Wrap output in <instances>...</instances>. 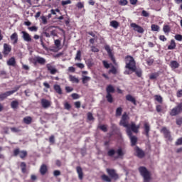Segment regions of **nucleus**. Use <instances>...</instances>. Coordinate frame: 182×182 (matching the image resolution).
<instances>
[{"label": "nucleus", "instance_id": "obj_59", "mask_svg": "<svg viewBox=\"0 0 182 182\" xmlns=\"http://www.w3.org/2000/svg\"><path fill=\"white\" fill-rule=\"evenodd\" d=\"M53 176H54V177H58V176H60V171L55 170L53 171Z\"/></svg>", "mask_w": 182, "mask_h": 182}, {"label": "nucleus", "instance_id": "obj_64", "mask_svg": "<svg viewBox=\"0 0 182 182\" xmlns=\"http://www.w3.org/2000/svg\"><path fill=\"white\" fill-rule=\"evenodd\" d=\"M177 97H182V90H178L176 92Z\"/></svg>", "mask_w": 182, "mask_h": 182}, {"label": "nucleus", "instance_id": "obj_19", "mask_svg": "<svg viewBox=\"0 0 182 182\" xmlns=\"http://www.w3.org/2000/svg\"><path fill=\"white\" fill-rule=\"evenodd\" d=\"M41 105L43 109H48V107H50V102L46 99H42Z\"/></svg>", "mask_w": 182, "mask_h": 182}, {"label": "nucleus", "instance_id": "obj_32", "mask_svg": "<svg viewBox=\"0 0 182 182\" xmlns=\"http://www.w3.org/2000/svg\"><path fill=\"white\" fill-rule=\"evenodd\" d=\"M168 50H173L176 49V41L174 40L171 41V44L168 46Z\"/></svg>", "mask_w": 182, "mask_h": 182}, {"label": "nucleus", "instance_id": "obj_51", "mask_svg": "<svg viewBox=\"0 0 182 182\" xmlns=\"http://www.w3.org/2000/svg\"><path fill=\"white\" fill-rule=\"evenodd\" d=\"M11 131L13 133H19V132H21V129H19V128H16V127H11Z\"/></svg>", "mask_w": 182, "mask_h": 182}, {"label": "nucleus", "instance_id": "obj_44", "mask_svg": "<svg viewBox=\"0 0 182 182\" xmlns=\"http://www.w3.org/2000/svg\"><path fill=\"white\" fill-rule=\"evenodd\" d=\"M19 156L21 159H25V157L28 156V152H26V151H20Z\"/></svg>", "mask_w": 182, "mask_h": 182}, {"label": "nucleus", "instance_id": "obj_62", "mask_svg": "<svg viewBox=\"0 0 182 182\" xmlns=\"http://www.w3.org/2000/svg\"><path fill=\"white\" fill-rule=\"evenodd\" d=\"M182 145V137L177 139L176 142V146H181Z\"/></svg>", "mask_w": 182, "mask_h": 182}, {"label": "nucleus", "instance_id": "obj_46", "mask_svg": "<svg viewBox=\"0 0 182 182\" xmlns=\"http://www.w3.org/2000/svg\"><path fill=\"white\" fill-rule=\"evenodd\" d=\"M72 4V1H70V0H63L62 1H61V5L63 6H65V5H69V4Z\"/></svg>", "mask_w": 182, "mask_h": 182}, {"label": "nucleus", "instance_id": "obj_5", "mask_svg": "<svg viewBox=\"0 0 182 182\" xmlns=\"http://www.w3.org/2000/svg\"><path fill=\"white\" fill-rule=\"evenodd\" d=\"M18 90H19V87H15L13 90L6 91V92L0 94V102L5 100L8 96L14 95V93H16V92H18Z\"/></svg>", "mask_w": 182, "mask_h": 182}, {"label": "nucleus", "instance_id": "obj_40", "mask_svg": "<svg viewBox=\"0 0 182 182\" xmlns=\"http://www.w3.org/2000/svg\"><path fill=\"white\" fill-rule=\"evenodd\" d=\"M20 167L21 168L22 173H26V164L25 162H21Z\"/></svg>", "mask_w": 182, "mask_h": 182}, {"label": "nucleus", "instance_id": "obj_27", "mask_svg": "<svg viewBox=\"0 0 182 182\" xmlns=\"http://www.w3.org/2000/svg\"><path fill=\"white\" fill-rule=\"evenodd\" d=\"M107 94L111 95V93H114V87H113V85H107L106 88Z\"/></svg>", "mask_w": 182, "mask_h": 182}, {"label": "nucleus", "instance_id": "obj_2", "mask_svg": "<svg viewBox=\"0 0 182 182\" xmlns=\"http://www.w3.org/2000/svg\"><path fill=\"white\" fill-rule=\"evenodd\" d=\"M138 170L140 175L144 178V182H150V180H151V174L150 171L147 170V168H146V166H140Z\"/></svg>", "mask_w": 182, "mask_h": 182}, {"label": "nucleus", "instance_id": "obj_33", "mask_svg": "<svg viewBox=\"0 0 182 182\" xmlns=\"http://www.w3.org/2000/svg\"><path fill=\"white\" fill-rule=\"evenodd\" d=\"M91 79L92 78L90 77H88L86 75H82V80L83 85H86V83H87V82H90Z\"/></svg>", "mask_w": 182, "mask_h": 182}, {"label": "nucleus", "instance_id": "obj_29", "mask_svg": "<svg viewBox=\"0 0 182 182\" xmlns=\"http://www.w3.org/2000/svg\"><path fill=\"white\" fill-rule=\"evenodd\" d=\"M126 100H128V102L133 103V105H136V99H134V97H133V96L131 95H127L126 96Z\"/></svg>", "mask_w": 182, "mask_h": 182}, {"label": "nucleus", "instance_id": "obj_42", "mask_svg": "<svg viewBox=\"0 0 182 182\" xmlns=\"http://www.w3.org/2000/svg\"><path fill=\"white\" fill-rule=\"evenodd\" d=\"M163 31H164V33H168L171 31L170 26H168V25L164 26Z\"/></svg>", "mask_w": 182, "mask_h": 182}, {"label": "nucleus", "instance_id": "obj_13", "mask_svg": "<svg viewBox=\"0 0 182 182\" xmlns=\"http://www.w3.org/2000/svg\"><path fill=\"white\" fill-rule=\"evenodd\" d=\"M47 70L50 72V75H56L58 73V69L55 65H52L50 63L46 64Z\"/></svg>", "mask_w": 182, "mask_h": 182}, {"label": "nucleus", "instance_id": "obj_1", "mask_svg": "<svg viewBox=\"0 0 182 182\" xmlns=\"http://www.w3.org/2000/svg\"><path fill=\"white\" fill-rule=\"evenodd\" d=\"M125 62V69H128V70H125L124 72V75H132V70H135L136 68V60L132 55H127L124 58Z\"/></svg>", "mask_w": 182, "mask_h": 182}, {"label": "nucleus", "instance_id": "obj_9", "mask_svg": "<svg viewBox=\"0 0 182 182\" xmlns=\"http://www.w3.org/2000/svg\"><path fill=\"white\" fill-rule=\"evenodd\" d=\"M127 134L131 140V146H136V144H137V137L133 136V133L130 129H127Z\"/></svg>", "mask_w": 182, "mask_h": 182}, {"label": "nucleus", "instance_id": "obj_58", "mask_svg": "<svg viewBox=\"0 0 182 182\" xmlns=\"http://www.w3.org/2000/svg\"><path fill=\"white\" fill-rule=\"evenodd\" d=\"M41 18L43 25H46V23H48V18H46V17L45 16H43Z\"/></svg>", "mask_w": 182, "mask_h": 182}, {"label": "nucleus", "instance_id": "obj_4", "mask_svg": "<svg viewBox=\"0 0 182 182\" xmlns=\"http://www.w3.org/2000/svg\"><path fill=\"white\" fill-rule=\"evenodd\" d=\"M129 120H130V117H129L127 112H124L119 122V126L126 127L127 130H128V129H130L129 125Z\"/></svg>", "mask_w": 182, "mask_h": 182}, {"label": "nucleus", "instance_id": "obj_36", "mask_svg": "<svg viewBox=\"0 0 182 182\" xmlns=\"http://www.w3.org/2000/svg\"><path fill=\"white\" fill-rule=\"evenodd\" d=\"M110 26H112L114 29H117V28H119V22H117V21H112L110 22Z\"/></svg>", "mask_w": 182, "mask_h": 182}, {"label": "nucleus", "instance_id": "obj_11", "mask_svg": "<svg viewBox=\"0 0 182 182\" xmlns=\"http://www.w3.org/2000/svg\"><path fill=\"white\" fill-rule=\"evenodd\" d=\"M161 132L164 134L165 139H166L168 141H171L173 140V138L171 137V133L168 129H167V128L163 127Z\"/></svg>", "mask_w": 182, "mask_h": 182}, {"label": "nucleus", "instance_id": "obj_22", "mask_svg": "<svg viewBox=\"0 0 182 182\" xmlns=\"http://www.w3.org/2000/svg\"><path fill=\"white\" fill-rule=\"evenodd\" d=\"M169 66H171V69H177L180 68V63L176 60L171 61Z\"/></svg>", "mask_w": 182, "mask_h": 182}, {"label": "nucleus", "instance_id": "obj_45", "mask_svg": "<svg viewBox=\"0 0 182 182\" xmlns=\"http://www.w3.org/2000/svg\"><path fill=\"white\" fill-rule=\"evenodd\" d=\"M141 16H144V18H149L150 16V14L147 12L146 10H143L141 11Z\"/></svg>", "mask_w": 182, "mask_h": 182}, {"label": "nucleus", "instance_id": "obj_15", "mask_svg": "<svg viewBox=\"0 0 182 182\" xmlns=\"http://www.w3.org/2000/svg\"><path fill=\"white\" fill-rule=\"evenodd\" d=\"M11 50H12V48L11 47V46L6 43H4V51H3L4 56H8V55H9V53H11Z\"/></svg>", "mask_w": 182, "mask_h": 182}, {"label": "nucleus", "instance_id": "obj_53", "mask_svg": "<svg viewBox=\"0 0 182 182\" xmlns=\"http://www.w3.org/2000/svg\"><path fill=\"white\" fill-rule=\"evenodd\" d=\"M28 29L31 31V32H37L38 31V27H36L35 26L28 27Z\"/></svg>", "mask_w": 182, "mask_h": 182}, {"label": "nucleus", "instance_id": "obj_20", "mask_svg": "<svg viewBox=\"0 0 182 182\" xmlns=\"http://www.w3.org/2000/svg\"><path fill=\"white\" fill-rule=\"evenodd\" d=\"M46 173H48V166H46V164H43L40 167V173L41 174V176H45Z\"/></svg>", "mask_w": 182, "mask_h": 182}, {"label": "nucleus", "instance_id": "obj_31", "mask_svg": "<svg viewBox=\"0 0 182 182\" xmlns=\"http://www.w3.org/2000/svg\"><path fill=\"white\" fill-rule=\"evenodd\" d=\"M18 106H19V102L16 100L12 101L11 102V109H18Z\"/></svg>", "mask_w": 182, "mask_h": 182}, {"label": "nucleus", "instance_id": "obj_12", "mask_svg": "<svg viewBox=\"0 0 182 182\" xmlns=\"http://www.w3.org/2000/svg\"><path fill=\"white\" fill-rule=\"evenodd\" d=\"M130 26H131V28H133L135 32H138V33H144V28L137 25L136 23H132Z\"/></svg>", "mask_w": 182, "mask_h": 182}, {"label": "nucleus", "instance_id": "obj_8", "mask_svg": "<svg viewBox=\"0 0 182 182\" xmlns=\"http://www.w3.org/2000/svg\"><path fill=\"white\" fill-rule=\"evenodd\" d=\"M32 63H33V65H38V63L39 65H43L46 63V59L39 55H37L33 58Z\"/></svg>", "mask_w": 182, "mask_h": 182}, {"label": "nucleus", "instance_id": "obj_30", "mask_svg": "<svg viewBox=\"0 0 182 182\" xmlns=\"http://www.w3.org/2000/svg\"><path fill=\"white\" fill-rule=\"evenodd\" d=\"M23 122L25 123V124H31V123H32V118L29 116H27L23 118Z\"/></svg>", "mask_w": 182, "mask_h": 182}, {"label": "nucleus", "instance_id": "obj_26", "mask_svg": "<svg viewBox=\"0 0 182 182\" xmlns=\"http://www.w3.org/2000/svg\"><path fill=\"white\" fill-rule=\"evenodd\" d=\"M144 127L145 135L146 136V137H149V133L150 132V124H149V123H145L144 124Z\"/></svg>", "mask_w": 182, "mask_h": 182}, {"label": "nucleus", "instance_id": "obj_7", "mask_svg": "<svg viewBox=\"0 0 182 182\" xmlns=\"http://www.w3.org/2000/svg\"><path fill=\"white\" fill-rule=\"evenodd\" d=\"M105 49L107 51L109 58H110L112 63H114V65H117V63H116V58H114V55H113V53L112 52V49L110 48V46L105 45Z\"/></svg>", "mask_w": 182, "mask_h": 182}, {"label": "nucleus", "instance_id": "obj_50", "mask_svg": "<svg viewBox=\"0 0 182 182\" xmlns=\"http://www.w3.org/2000/svg\"><path fill=\"white\" fill-rule=\"evenodd\" d=\"M110 73H112V75H116L117 73V69H116V67H112L109 70Z\"/></svg>", "mask_w": 182, "mask_h": 182}, {"label": "nucleus", "instance_id": "obj_24", "mask_svg": "<svg viewBox=\"0 0 182 182\" xmlns=\"http://www.w3.org/2000/svg\"><path fill=\"white\" fill-rule=\"evenodd\" d=\"M11 41H13V44L16 45L18 43V33H14L11 37H10Z\"/></svg>", "mask_w": 182, "mask_h": 182}, {"label": "nucleus", "instance_id": "obj_14", "mask_svg": "<svg viewBox=\"0 0 182 182\" xmlns=\"http://www.w3.org/2000/svg\"><path fill=\"white\" fill-rule=\"evenodd\" d=\"M134 150L136 151V156L139 157V159H143L144 157L145 154L141 149H140L139 146H135Z\"/></svg>", "mask_w": 182, "mask_h": 182}, {"label": "nucleus", "instance_id": "obj_47", "mask_svg": "<svg viewBox=\"0 0 182 182\" xmlns=\"http://www.w3.org/2000/svg\"><path fill=\"white\" fill-rule=\"evenodd\" d=\"M119 4L122 5V6H126V5L129 4V1H127V0H119Z\"/></svg>", "mask_w": 182, "mask_h": 182}, {"label": "nucleus", "instance_id": "obj_54", "mask_svg": "<svg viewBox=\"0 0 182 182\" xmlns=\"http://www.w3.org/2000/svg\"><path fill=\"white\" fill-rule=\"evenodd\" d=\"M176 41H178L179 42H181L182 41V36L181 34H176L175 36Z\"/></svg>", "mask_w": 182, "mask_h": 182}, {"label": "nucleus", "instance_id": "obj_6", "mask_svg": "<svg viewBox=\"0 0 182 182\" xmlns=\"http://www.w3.org/2000/svg\"><path fill=\"white\" fill-rule=\"evenodd\" d=\"M182 112V102L178 103L177 106L173 108L170 112L171 116H177Z\"/></svg>", "mask_w": 182, "mask_h": 182}, {"label": "nucleus", "instance_id": "obj_43", "mask_svg": "<svg viewBox=\"0 0 182 182\" xmlns=\"http://www.w3.org/2000/svg\"><path fill=\"white\" fill-rule=\"evenodd\" d=\"M0 76H1V77H2V79H6L8 77L6 71H5V70L0 71Z\"/></svg>", "mask_w": 182, "mask_h": 182}, {"label": "nucleus", "instance_id": "obj_41", "mask_svg": "<svg viewBox=\"0 0 182 182\" xmlns=\"http://www.w3.org/2000/svg\"><path fill=\"white\" fill-rule=\"evenodd\" d=\"M106 99L108 103H113V97L112 96V94H107Z\"/></svg>", "mask_w": 182, "mask_h": 182}, {"label": "nucleus", "instance_id": "obj_25", "mask_svg": "<svg viewBox=\"0 0 182 182\" xmlns=\"http://www.w3.org/2000/svg\"><path fill=\"white\" fill-rule=\"evenodd\" d=\"M131 72H134L138 77H141L143 75V71L141 70V69L137 68V67H135V70H131Z\"/></svg>", "mask_w": 182, "mask_h": 182}, {"label": "nucleus", "instance_id": "obj_28", "mask_svg": "<svg viewBox=\"0 0 182 182\" xmlns=\"http://www.w3.org/2000/svg\"><path fill=\"white\" fill-rule=\"evenodd\" d=\"M122 113H123V108H122V107H117L115 112L116 117H120V116H122Z\"/></svg>", "mask_w": 182, "mask_h": 182}, {"label": "nucleus", "instance_id": "obj_34", "mask_svg": "<svg viewBox=\"0 0 182 182\" xmlns=\"http://www.w3.org/2000/svg\"><path fill=\"white\" fill-rule=\"evenodd\" d=\"M69 79L73 83H79V78L73 75H70Z\"/></svg>", "mask_w": 182, "mask_h": 182}, {"label": "nucleus", "instance_id": "obj_18", "mask_svg": "<svg viewBox=\"0 0 182 182\" xmlns=\"http://www.w3.org/2000/svg\"><path fill=\"white\" fill-rule=\"evenodd\" d=\"M7 66H13L15 68L16 66V60H15V57H11L6 61Z\"/></svg>", "mask_w": 182, "mask_h": 182}, {"label": "nucleus", "instance_id": "obj_17", "mask_svg": "<svg viewBox=\"0 0 182 182\" xmlns=\"http://www.w3.org/2000/svg\"><path fill=\"white\" fill-rule=\"evenodd\" d=\"M21 33L23 35L22 38L25 42H31L32 41L31 35H29L26 31H21Z\"/></svg>", "mask_w": 182, "mask_h": 182}, {"label": "nucleus", "instance_id": "obj_35", "mask_svg": "<svg viewBox=\"0 0 182 182\" xmlns=\"http://www.w3.org/2000/svg\"><path fill=\"white\" fill-rule=\"evenodd\" d=\"M101 178L103 181L106 182H112V178L109 177L107 175H102Z\"/></svg>", "mask_w": 182, "mask_h": 182}, {"label": "nucleus", "instance_id": "obj_3", "mask_svg": "<svg viewBox=\"0 0 182 182\" xmlns=\"http://www.w3.org/2000/svg\"><path fill=\"white\" fill-rule=\"evenodd\" d=\"M116 153L117 156H114V159H122V157L126 154V151H123L122 148H119L117 151L113 149H109L107 151V156H109V157H113Z\"/></svg>", "mask_w": 182, "mask_h": 182}, {"label": "nucleus", "instance_id": "obj_61", "mask_svg": "<svg viewBox=\"0 0 182 182\" xmlns=\"http://www.w3.org/2000/svg\"><path fill=\"white\" fill-rule=\"evenodd\" d=\"M176 124L178 126H181L182 124V117H179L176 119Z\"/></svg>", "mask_w": 182, "mask_h": 182}, {"label": "nucleus", "instance_id": "obj_60", "mask_svg": "<svg viewBox=\"0 0 182 182\" xmlns=\"http://www.w3.org/2000/svg\"><path fill=\"white\" fill-rule=\"evenodd\" d=\"M102 63L105 69H109V68H110V65L107 63V61L103 60Z\"/></svg>", "mask_w": 182, "mask_h": 182}, {"label": "nucleus", "instance_id": "obj_63", "mask_svg": "<svg viewBox=\"0 0 182 182\" xmlns=\"http://www.w3.org/2000/svg\"><path fill=\"white\" fill-rule=\"evenodd\" d=\"M21 151H19V149H16L14 150V156H16L18 154H20Z\"/></svg>", "mask_w": 182, "mask_h": 182}, {"label": "nucleus", "instance_id": "obj_10", "mask_svg": "<svg viewBox=\"0 0 182 182\" xmlns=\"http://www.w3.org/2000/svg\"><path fill=\"white\" fill-rule=\"evenodd\" d=\"M107 173L113 180H119V174L116 173V170L107 168Z\"/></svg>", "mask_w": 182, "mask_h": 182}, {"label": "nucleus", "instance_id": "obj_23", "mask_svg": "<svg viewBox=\"0 0 182 182\" xmlns=\"http://www.w3.org/2000/svg\"><path fill=\"white\" fill-rule=\"evenodd\" d=\"M53 89L55 92L58 93V95H63V92H62V88L60 87V85L55 84L53 85Z\"/></svg>", "mask_w": 182, "mask_h": 182}, {"label": "nucleus", "instance_id": "obj_39", "mask_svg": "<svg viewBox=\"0 0 182 182\" xmlns=\"http://www.w3.org/2000/svg\"><path fill=\"white\" fill-rule=\"evenodd\" d=\"M154 99L158 103H163V97L161 95H156L154 96Z\"/></svg>", "mask_w": 182, "mask_h": 182}, {"label": "nucleus", "instance_id": "obj_56", "mask_svg": "<svg viewBox=\"0 0 182 182\" xmlns=\"http://www.w3.org/2000/svg\"><path fill=\"white\" fill-rule=\"evenodd\" d=\"M87 65L89 68H92V66H93V61L92 60V59H88L87 60Z\"/></svg>", "mask_w": 182, "mask_h": 182}, {"label": "nucleus", "instance_id": "obj_55", "mask_svg": "<svg viewBox=\"0 0 182 182\" xmlns=\"http://www.w3.org/2000/svg\"><path fill=\"white\" fill-rule=\"evenodd\" d=\"M71 97L74 100H76L77 99H79V97H80V96H79V94H77V93H73L71 95Z\"/></svg>", "mask_w": 182, "mask_h": 182}, {"label": "nucleus", "instance_id": "obj_16", "mask_svg": "<svg viewBox=\"0 0 182 182\" xmlns=\"http://www.w3.org/2000/svg\"><path fill=\"white\" fill-rule=\"evenodd\" d=\"M139 129H140V125H136L134 122L131 123V125L129 126L131 132H133L134 133H139Z\"/></svg>", "mask_w": 182, "mask_h": 182}, {"label": "nucleus", "instance_id": "obj_21", "mask_svg": "<svg viewBox=\"0 0 182 182\" xmlns=\"http://www.w3.org/2000/svg\"><path fill=\"white\" fill-rule=\"evenodd\" d=\"M76 171L78 174V178L79 180H83V170L82 169V167L77 166Z\"/></svg>", "mask_w": 182, "mask_h": 182}, {"label": "nucleus", "instance_id": "obj_52", "mask_svg": "<svg viewBox=\"0 0 182 182\" xmlns=\"http://www.w3.org/2000/svg\"><path fill=\"white\" fill-rule=\"evenodd\" d=\"M99 127H100V130H102L105 133H106V132H107V127H106V125H100Z\"/></svg>", "mask_w": 182, "mask_h": 182}, {"label": "nucleus", "instance_id": "obj_38", "mask_svg": "<svg viewBox=\"0 0 182 182\" xmlns=\"http://www.w3.org/2000/svg\"><path fill=\"white\" fill-rule=\"evenodd\" d=\"M75 60L79 61L82 60V51L80 50L77 51Z\"/></svg>", "mask_w": 182, "mask_h": 182}, {"label": "nucleus", "instance_id": "obj_48", "mask_svg": "<svg viewBox=\"0 0 182 182\" xmlns=\"http://www.w3.org/2000/svg\"><path fill=\"white\" fill-rule=\"evenodd\" d=\"M71 108H72V106L70 105V104H69V102H65L64 104V109H65V110H69Z\"/></svg>", "mask_w": 182, "mask_h": 182}, {"label": "nucleus", "instance_id": "obj_57", "mask_svg": "<svg viewBox=\"0 0 182 182\" xmlns=\"http://www.w3.org/2000/svg\"><path fill=\"white\" fill-rule=\"evenodd\" d=\"M87 119H88V120H90V122L92 121V120H94V117H93V114L91 113V112H88L87 113Z\"/></svg>", "mask_w": 182, "mask_h": 182}, {"label": "nucleus", "instance_id": "obj_37", "mask_svg": "<svg viewBox=\"0 0 182 182\" xmlns=\"http://www.w3.org/2000/svg\"><path fill=\"white\" fill-rule=\"evenodd\" d=\"M151 29L153 32H159V31L160 29V26H159L158 25H156V24H152L151 26Z\"/></svg>", "mask_w": 182, "mask_h": 182}, {"label": "nucleus", "instance_id": "obj_49", "mask_svg": "<svg viewBox=\"0 0 182 182\" xmlns=\"http://www.w3.org/2000/svg\"><path fill=\"white\" fill-rule=\"evenodd\" d=\"M65 92L67 93H70V92H73V87H70V86L65 87Z\"/></svg>", "mask_w": 182, "mask_h": 182}]
</instances>
